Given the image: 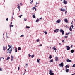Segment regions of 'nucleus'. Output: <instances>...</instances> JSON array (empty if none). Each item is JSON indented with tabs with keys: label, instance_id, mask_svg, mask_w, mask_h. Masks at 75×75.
Wrapping results in <instances>:
<instances>
[{
	"label": "nucleus",
	"instance_id": "obj_32",
	"mask_svg": "<svg viewBox=\"0 0 75 75\" xmlns=\"http://www.w3.org/2000/svg\"><path fill=\"white\" fill-rule=\"evenodd\" d=\"M44 33H45V34H47V32H46V31H44Z\"/></svg>",
	"mask_w": 75,
	"mask_h": 75
},
{
	"label": "nucleus",
	"instance_id": "obj_11",
	"mask_svg": "<svg viewBox=\"0 0 75 75\" xmlns=\"http://www.w3.org/2000/svg\"><path fill=\"white\" fill-rule=\"evenodd\" d=\"M65 10H66L64 9H62V8L60 9V11H65Z\"/></svg>",
	"mask_w": 75,
	"mask_h": 75
},
{
	"label": "nucleus",
	"instance_id": "obj_8",
	"mask_svg": "<svg viewBox=\"0 0 75 75\" xmlns=\"http://www.w3.org/2000/svg\"><path fill=\"white\" fill-rule=\"evenodd\" d=\"M66 48H67V50H69L70 49V47L69 46H66Z\"/></svg>",
	"mask_w": 75,
	"mask_h": 75
},
{
	"label": "nucleus",
	"instance_id": "obj_3",
	"mask_svg": "<svg viewBox=\"0 0 75 75\" xmlns=\"http://www.w3.org/2000/svg\"><path fill=\"white\" fill-rule=\"evenodd\" d=\"M60 31L61 32V33H62V35H64V31L62 29H60Z\"/></svg>",
	"mask_w": 75,
	"mask_h": 75
},
{
	"label": "nucleus",
	"instance_id": "obj_52",
	"mask_svg": "<svg viewBox=\"0 0 75 75\" xmlns=\"http://www.w3.org/2000/svg\"><path fill=\"white\" fill-rule=\"evenodd\" d=\"M64 37L65 38H67V37H68V36H64Z\"/></svg>",
	"mask_w": 75,
	"mask_h": 75
},
{
	"label": "nucleus",
	"instance_id": "obj_28",
	"mask_svg": "<svg viewBox=\"0 0 75 75\" xmlns=\"http://www.w3.org/2000/svg\"><path fill=\"white\" fill-rule=\"evenodd\" d=\"M6 48L5 47L3 46V50L4 51H5V49Z\"/></svg>",
	"mask_w": 75,
	"mask_h": 75
},
{
	"label": "nucleus",
	"instance_id": "obj_20",
	"mask_svg": "<svg viewBox=\"0 0 75 75\" xmlns=\"http://www.w3.org/2000/svg\"><path fill=\"white\" fill-rule=\"evenodd\" d=\"M33 17L34 18H35V16L34 15H33Z\"/></svg>",
	"mask_w": 75,
	"mask_h": 75
},
{
	"label": "nucleus",
	"instance_id": "obj_29",
	"mask_svg": "<svg viewBox=\"0 0 75 75\" xmlns=\"http://www.w3.org/2000/svg\"><path fill=\"white\" fill-rule=\"evenodd\" d=\"M52 49H53V50H55V51H56V50H57V49L53 47L52 48Z\"/></svg>",
	"mask_w": 75,
	"mask_h": 75
},
{
	"label": "nucleus",
	"instance_id": "obj_33",
	"mask_svg": "<svg viewBox=\"0 0 75 75\" xmlns=\"http://www.w3.org/2000/svg\"><path fill=\"white\" fill-rule=\"evenodd\" d=\"M31 58H33V57H34V54H33L31 57Z\"/></svg>",
	"mask_w": 75,
	"mask_h": 75
},
{
	"label": "nucleus",
	"instance_id": "obj_6",
	"mask_svg": "<svg viewBox=\"0 0 75 75\" xmlns=\"http://www.w3.org/2000/svg\"><path fill=\"white\" fill-rule=\"evenodd\" d=\"M61 22V19L58 20L56 21V23H59Z\"/></svg>",
	"mask_w": 75,
	"mask_h": 75
},
{
	"label": "nucleus",
	"instance_id": "obj_26",
	"mask_svg": "<svg viewBox=\"0 0 75 75\" xmlns=\"http://www.w3.org/2000/svg\"><path fill=\"white\" fill-rule=\"evenodd\" d=\"M39 41H40V39H38L36 40V42H39Z\"/></svg>",
	"mask_w": 75,
	"mask_h": 75
},
{
	"label": "nucleus",
	"instance_id": "obj_16",
	"mask_svg": "<svg viewBox=\"0 0 75 75\" xmlns=\"http://www.w3.org/2000/svg\"><path fill=\"white\" fill-rule=\"evenodd\" d=\"M10 58V57H8L6 59V60H8Z\"/></svg>",
	"mask_w": 75,
	"mask_h": 75
},
{
	"label": "nucleus",
	"instance_id": "obj_49",
	"mask_svg": "<svg viewBox=\"0 0 75 75\" xmlns=\"http://www.w3.org/2000/svg\"><path fill=\"white\" fill-rule=\"evenodd\" d=\"M11 58H13V56H11Z\"/></svg>",
	"mask_w": 75,
	"mask_h": 75
},
{
	"label": "nucleus",
	"instance_id": "obj_34",
	"mask_svg": "<svg viewBox=\"0 0 75 75\" xmlns=\"http://www.w3.org/2000/svg\"><path fill=\"white\" fill-rule=\"evenodd\" d=\"M8 46L9 47V49H10V48H11V46H10V45H8Z\"/></svg>",
	"mask_w": 75,
	"mask_h": 75
},
{
	"label": "nucleus",
	"instance_id": "obj_48",
	"mask_svg": "<svg viewBox=\"0 0 75 75\" xmlns=\"http://www.w3.org/2000/svg\"><path fill=\"white\" fill-rule=\"evenodd\" d=\"M13 15H14V13H13V17L12 18V19L13 18Z\"/></svg>",
	"mask_w": 75,
	"mask_h": 75
},
{
	"label": "nucleus",
	"instance_id": "obj_1",
	"mask_svg": "<svg viewBox=\"0 0 75 75\" xmlns=\"http://www.w3.org/2000/svg\"><path fill=\"white\" fill-rule=\"evenodd\" d=\"M49 74H50V75H54V73H52V71L51 70H50L49 71Z\"/></svg>",
	"mask_w": 75,
	"mask_h": 75
},
{
	"label": "nucleus",
	"instance_id": "obj_40",
	"mask_svg": "<svg viewBox=\"0 0 75 75\" xmlns=\"http://www.w3.org/2000/svg\"><path fill=\"white\" fill-rule=\"evenodd\" d=\"M71 27H72L73 29H74V26H73V25H71Z\"/></svg>",
	"mask_w": 75,
	"mask_h": 75
},
{
	"label": "nucleus",
	"instance_id": "obj_24",
	"mask_svg": "<svg viewBox=\"0 0 75 75\" xmlns=\"http://www.w3.org/2000/svg\"><path fill=\"white\" fill-rule=\"evenodd\" d=\"M39 20L40 19H37L36 21V22H38Z\"/></svg>",
	"mask_w": 75,
	"mask_h": 75
},
{
	"label": "nucleus",
	"instance_id": "obj_18",
	"mask_svg": "<svg viewBox=\"0 0 75 75\" xmlns=\"http://www.w3.org/2000/svg\"><path fill=\"white\" fill-rule=\"evenodd\" d=\"M12 51V49H11L10 50V51H9V52L10 54H11V51Z\"/></svg>",
	"mask_w": 75,
	"mask_h": 75
},
{
	"label": "nucleus",
	"instance_id": "obj_43",
	"mask_svg": "<svg viewBox=\"0 0 75 75\" xmlns=\"http://www.w3.org/2000/svg\"><path fill=\"white\" fill-rule=\"evenodd\" d=\"M29 57H30L31 55H30V54H28Z\"/></svg>",
	"mask_w": 75,
	"mask_h": 75
},
{
	"label": "nucleus",
	"instance_id": "obj_31",
	"mask_svg": "<svg viewBox=\"0 0 75 75\" xmlns=\"http://www.w3.org/2000/svg\"><path fill=\"white\" fill-rule=\"evenodd\" d=\"M50 59H51V58H52V56H51V55H50V56H49V57Z\"/></svg>",
	"mask_w": 75,
	"mask_h": 75
},
{
	"label": "nucleus",
	"instance_id": "obj_46",
	"mask_svg": "<svg viewBox=\"0 0 75 75\" xmlns=\"http://www.w3.org/2000/svg\"><path fill=\"white\" fill-rule=\"evenodd\" d=\"M18 71H19V70H20V67H18Z\"/></svg>",
	"mask_w": 75,
	"mask_h": 75
},
{
	"label": "nucleus",
	"instance_id": "obj_38",
	"mask_svg": "<svg viewBox=\"0 0 75 75\" xmlns=\"http://www.w3.org/2000/svg\"><path fill=\"white\" fill-rule=\"evenodd\" d=\"M0 71H3V69L1 68H0Z\"/></svg>",
	"mask_w": 75,
	"mask_h": 75
},
{
	"label": "nucleus",
	"instance_id": "obj_59",
	"mask_svg": "<svg viewBox=\"0 0 75 75\" xmlns=\"http://www.w3.org/2000/svg\"><path fill=\"white\" fill-rule=\"evenodd\" d=\"M40 46H42V44H40L39 45Z\"/></svg>",
	"mask_w": 75,
	"mask_h": 75
},
{
	"label": "nucleus",
	"instance_id": "obj_53",
	"mask_svg": "<svg viewBox=\"0 0 75 75\" xmlns=\"http://www.w3.org/2000/svg\"><path fill=\"white\" fill-rule=\"evenodd\" d=\"M72 22H73V21H72V22L71 23L72 25H73V23H72Z\"/></svg>",
	"mask_w": 75,
	"mask_h": 75
},
{
	"label": "nucleus",
	"instance_id": "obj_9",
	"mask_svg": "<svg viewBox=\"0 0 75 75\" xmlns=\"http://www.w3.org/2000/svg\"><path fill=\"white\" fill-rule=\"evenodd\" d=\"M63 3H64V4H67V1H65V0H64Z\"/></svg>",
	"mask_w": 75,
	"mask_h": 75
},
{
	"label": "nucleus",
	"instance_id": "obj_5",
	"mask_svg": "<svg viewBox=\"0 0 75 75\" xmlns=\"http://www.w3.org/2000/svg\"><path fill=\"white\" fill-rule=\"evenodd\" d=\"M66 61L67 62H72V60H70L69 59H67Z\"/></svg>",
	"mask_w": 75,
	"mask_h": 75
},
{
	"label": "nucleus",
	"instance_id": "obj_13",
	"mask_svg": "<svg viewBox=\"0 0 75 75\" xmlns=\"http://www.w3.org/2000/svg\"><path fill=\"white\" fill-rule=\"evenodd\" d=\"M71 53H74V50L73 49L70 52Z\"/></svg>",
	"mask_w": 75,
	"mask_h": 75
},
{
	"label": "nucleus",
	"instance_id": "obj_60",
	"mask_svg": "<svg viewBox=\"0 0 75 75\" xmlns=\"http://www.w3.org/2000/svg\"><path fill=\"white\" fill-rule=\"evenodd\" d=\"M11 27H13V26H14V25H11Z\"/></svg>",
	"mask_w": 75,
	"mask_h": 75
},
{
	"label": "nucleus",
	"instance_id": "obj_64",
	"mask_svg": "<svg viewBox=\"0 0 75 75\" xmlns=\"http://www.w3.org/2000/svg\"><path fill=\"white\" fill-rule=\"evenodd\" d=\"M74 75V74H71V75Z\"/></svg>",
	"mask_w": 75,
	"mask_h": 75
},
{
	"label": "nucleus",
	"instance_id": "obj_54",
	"mask_svg": "<svg viewBox=\"0 0 75 75\" xmlns=\"http://www.w3.org/2000/svg\"><path fill=\"white\" fill-rule=\"evenodd\" d=\"M47 48H49L50 47H48V46H47Z\"/></svg>",
	"mask_w": 75,
	"mask_h": 75
},
{
	"label": "nucleus",
	"instance_id": "obj_41",
	"mask_svg": "<svg viewBox=\"0 0 75 75\" xmlns=\"http://www.w3.org/2000/svg\"><path fill=\"white\" fill-rule=\"evenodd\" d=\"M73 67H75V64H74L72 66Z\"/></svg>",
	"mask_w": 75,
	"mask_h": 75
},
{
	"label": "nucleus",
	"instance_id": "obj_36",
	"mask_svg": "<svg viewBox=\"0 0 75 75\" xmlns=\"http://www.w3.org/2000/svg\"><path fill=\"white\" fill-rule=\"evenodd\" d=\"M36 8L35 7H33V8H32V10H34V9H35Z\"/></svg>",
	"mask_w": 75,
	"mask_h": 75
},
{
	"label": "nucleus",
	"instance_id": "obj_58",
	"mask_svg": "<svg viewBox=\"0 0 75 75\" xmlns=\"http://www.w3.org/2000/svg\"><path fill=\"white\" fill-rule=\"evenodd\" d=\"M40 20H41L42 19V18H40Z\"/></svg>",
	"mask_w": 75,
	"mask_h": 75
},
{
	"label": "nucleus",
	"instance_id": "obj_25",
	"mask_svg": "<svg viewBox=\"0 0 75 75\" xmlns=\"http://www.w3.org/2000/svg\"><path fill=\"white\" fill-rule=\"evenodd\" d=\"M17 52V48L16 47L15 48V52L16 53Z\"/></svg>",
	"mask_w": 75,
	"mask_h": 75
},
{
	"label": "nucleus",
	"instance_id": "obj_17",
	"mask_svg": "<svg viewBox=\"0 0 75 75\" xmlns=\"http://www.w3.org/2000/svg\"><path fill=\"white\" fill-rule=\"evenodd\" d=\"M65 68H69V66L68 65H66L65 66Z\"/></svg>",
	"mask_w": 75,
	"mask_h": 75
},
{
	"label": "nucleus",
	"instance_id": "obj_47",
	"mask_svg": "<svg viewBox=\"0 0 75 75\" xmlns=\"http://www.w3.org/2000/svg\"><path fill=\"white\" fill-rule=\"evenodd\" d=\"M64 41L63 40H62V42H63L64 43Z\"/></svg>",
	"mask_w": 75,
	"mask_h": 75
},
{
	"label": "nucleus",
	"instance_id": "obj_51",
	"mask_svg": "<svg viewBox=\"0 0 75 75\" xmlns=\"http://www.w3.org/2000/svg\"><path fill=\"white\" fill-rule=\"evenodd\" d=\"M65 14H67V11H65Z\"/></svg>",
	"mask_w": 75,
	"mask_h": 75
},
{
	"label": "nucleus",
	"instance_id": "obj_35",
	"mask_svg": "<svg viewBox=\"0 0 75 75\" xmlns=\"http://www.w3.org/2000/svg\"><path fill=\"white\" fill-rule=\"evenodd\" d=\"M70 34V33H67L66 34V35H68V34Z\"/></svg>",
	"mask_w": 75,
	"mask_h": 75
},
{
	"label": "nucleus",
	"instance_id": "obj_44",
	"mask_svg": "<svg viewBox=\"0 0 75 75\" xmlns=\"http://www.w3.org/2000/svg\"><path fill=\"white\" fill-rule=\"evenodd\" d=\"M6 21H8V18H7L6 19Z\"/></svg>",
	"mask_w": 75,
	"mask_h": 75
},
{
	"label": "nucleus",
	"instance_id": "obj_22",
	"mask_svg": "<svg viewBox=\"0 0 75 75\" xmlns=\"http://www.w3.org/2000/svg\"><path fill=\"white\" fill-rule=\"evenodd\" d=\"M69 30L70 31H72V28L71 27H70Z\"/></svg>",
	"mask_w": 75,
	"mask_h": 75
},
{
	"label": "nucleus",
	"instance_id": "obj_63",
	"mask_svg": "<svg viewBox=\"0 0 75 75\" xmlns=\"http://www.w3.org/2000/svg\"><path fill=\"white\" fill-rule=\"evenodd\" d=\"M35 11H36V10H37V9H36V8H35Z\"/></svg>",
	"mask_w": 75,
	"mask_h": 75
},
{
	"label": "nucleus",
	"instance_id": "obj_56",
	"mask_svg": "<svg viewBox=\"0 0 75 75\" xmlns=\"http://www.w3.org/2000/svg\"><path fill=\"white\" fill-rule=\"evenodd\" d=\"M27 65H28V64L27 63L26 64V66H27Z\"/></svg>",
	"mask_w": 75,
	"mask_h": 75
},
{
	"label": "nucleus",
	"instance_id": "obj_39",
	"mask_svg": "<svg viewBox=\"0 0 75 75\" xmlns=\"http://www.w3.org/2000/svg\"><path fill=\"white\" fill-rule=\"evenodd\" d=\"M26 27L27 28H30V27L29 26H26Z\"/></svg>",
	"mask_w": 75,
	"mask_h": 75
},
{
	"label": "nucleus",
	"instance_id": "obj_2",
	"mask_svg": "<svg viewBox=\"0 0 75 75\" xmlns=\"http://www.w3.org/2000/svg\"><path fill=\"white\" fill-rule=\"evenodd\" d=\"M64 63L63 62L61 63V64H59V66L60 67H64Z\"/></svg>",
	"mask_w": 75,
	"mask_h": 75
},
{
	"label": "nucleus",
	"instance_id": "obj_45",
	"mask_svg": "<svg viewBox=\"0 0 75 75\" xmlns=\"http://www.w3.org/2000/svg\"><path fill=\"white\" fill-rule=\"evenodd\" d=\"M73 45H71V48H73Z\"/></svg>",
	"mask_w": 75,
	"mask_h": 75
},
{
	"label": "nucleus",
	"instance_id": "obj_27",
	"mask_svg": "<svg viewBox=\"0 0 75 75\" xmlns=\"http://www.w3.org/2000/svg\"><path fill=\"white\" fill-rule=\"evenodd\" d=\"M31 1L30 2L31 4H32L33 3V0H30Z\"/></svg>",
	"mask_w": 75,
	"mask_h": 75
},
{
	"label": "nucleus",
	"instance_id": "obj_7",
	"mask_svg": "<svg viewBox=\"0 0 75 75\" xmlns=\"http://www.w3.org/2000/svg\"><path fill=\"white\" fill-rule=\"evenodd\" d=\"M65 69H66V72H68L69 71V69H68L67 68H66Z\"/></svg>",
	"mask_w": 75,
	"mask_h": 75
},
{
	"label": "nucleus",
	"instance_id": "obj_19",
	"mask_svg": "<svg viewBox=\"0 0 75 75\" xmlns=\"http://www.w3.org/2000/svg\"><path fill=\"white\" fill-rule=\"evenodd\" d=\"M65 27L66 28H69V27L67 26V25H66Z\"/></svg>",
	"mask_w": 75,
	"mask_h": 75
},
{
	"label": "nucleus",
	"instance_id": "obj_4",
	"mask_svg": "<svg viewBox=\"0 0 75 75\" xmlns=\"http://www.w3.org/2000/svg\"><path fill=\"white\" fill-rule=\"evenodd\" d=\"M59 59L58 58V57H55V60L56 61H58V60Z\"/></svg>",
	"mask_w": 75,
	"mask_h": 75
},
{
	"label": "nucleus",
	"instance_id": "obj_61",
	"mask_svg": "<svg viewBox=\"0 0 75 75\" xmlns=\"http://www.w3.org/2000/svg\"><path fill=\"white\" fill-rule=\"evenodd\" d=\"M39 4V3H36V4Z\"/></svg>",
	"mask_w": 75,
	"mask_h": 75
},
{
	"label": "nucleus",
	"instance_id": "obj_21",
	"mask_svg": "<svg viewBox=\"0 0 75 75\" xmlns=\"http://www.w3.org/2000/svg\"><path fill=\"white\" fill-rule=\"evenodd\" d=\"M37 61L38 62H40V59H38L37 60Z\"/></svg>",
	"mask_w": 75,
	"mask_h": 75
},
{
	"label": "nucleus",
	"instance_id": "obj_10",
	"mask_svg": "<svg viewBox=\"0 0 75 75\" xmlns=\"http://www.w3.org/2000/svg\"><path fill=\"white\" fill-rule=\"evenodd\" d=\"M58 30H59V29H56L55 30H54V32H56V33L58 32Z\"/></svg>",
	"mask_w": 75,
	"mask_h": 75
},
{
	"label": "nucleus",
	"instance_id": "obj_14",
	"mask_svg": "<svg viewBox=\"0 0 75 75\" xmlns=\"http://www.w3.org/2000/svg\"><path fill=\"white\" fill-rule=\"evenodd\" d=\"M64 21L65 22H66V23H68V19H65L64 20Z\"/></svg>",
	"mask_w": 75,
	"mask_h": 75
},
{
	"label": "nucleus",
	"instance_id": "obj_37",
	"mask_svg": "<svg viewBox=\"0 0 75 75\" xmlns=\"http://www.w3.org/2000/svg\"><path fill=\"white\" fill-rule=\"evenodd\" d=\"M23 16V15H21L20 16H19V17L20 18H21V17H22Z\"/></svg>",
	"mask_w": 75,
	"mask_h": 75
},
{
	"label": "nucleus",
	"instance_id": "obj_42",
	"mask_svg": "<svg viewBox=\"0 0 75 75\" xmlns=\"http://www.w3.org/2000/svg\"><path fill=\"white\" fill-rule=\"evenodd\" d=\"M24 35H21L20 36V37H24Z\"/></svg>",
	"mask_w": 75,
	"mask_h": 75
},
{
	"label": "nucleus",
	"instance_id": "obj_57",
	"mask_svg": "<svg viewBox=\"0 0 75 75\" xmlns=\"http://www.w3.org/2000/svg\"><path fill=\"white\" fill-rule=\"evenodd\" d=\"M20 5H21H21H22V3H20Z\"/></svg>",
	"mask_w": 75,
	"mask_h": 75
},
{
	"label": "nucleus",
	"instance_id": "obj_50",
	"mask_svg": "<svg viewBox=\"0 0 75 75\" xmlns=\"http://www.w3.org/2000/svg\"><path fill=\"white\" fill-rule=\"evenodd\" d=\"M24 21H26L27 19H25V18L24 19Z\"/></svg>",
	"mask_w": 75,
	"mask_h": 75
},
{
	"label": "nucleus",
	"instance_id": "obj_12",
	"mask_svg": "<svg viewBox=\"0 0 75 75\" xmlns=\"http://www.w3.org/2000/svg\"><path fill=\"white\" fill-rule=\"evenodd\" d=\"M19 6V4H18V8L19 10V11H20V6Z\"/></svg>",
	"mask_w": 75,
	"mask_h": 75
},
{
	"label": "nucleus",
	"instance_id": "obj_15",
	"mask_svg": "<svg viewBox=\"0 0 75 75\" xmlns=\"http://www.w3.org/2000/svg\"><path fill=\"white\" fill-rule=\"evenodd\" d=\"M50 62H54V60H53V59H52L50 61Z\"/></svg>",
	"mask_w": 75,
	"mask_h": 75
},
{
	"label": "nucleus",
	"instance_id": "obj_23",
	"mask_svg": "<svg viewBox=\"0 0 75 75\" xmlns=\"http://www.w3.org/2000/svg\"><path fill=\"white\" fill-rule=\"evenodd\" d=\"M18 50L19 51L21 50V47H19L18 48Z\"/></svg>",
	"mask_w": 75,
	"mask_h": 75
},
{
	"label": "nucleus",
	"instance_id": "obj_62",
	"mask_svg": "<svg viewBox=\"0 0 75 75\" xmlns=\"http://www.w3.org/2000/svg\"><path fill=\"white\" fill-rule=\"evenodd\" d=\"M13 61V58H12L11 59V61Z\"/></svg>",
	"mask_w": 75,
	"mask_h": 75
},
{
	"label": "nucleus",
	"instance_id": "obj_55",
	"mask_svg": "<svg viewBox=\"0 0 75 75\" xmlns=\"http://www.w3.org/2000/svg\"><path fill=\"white\" fill-rule=\"evenodd\" d=\"M9 50H10V49L9 48L7 50L8 51H9Z\"/></svg>",
	"mask_w": 75,
	"mask_h": 75
},
{
	"label": "nucleus",
	"instance_id": "obj_30",
	"mask_svg": "<svg viewBox=\"0 0 75 75\" xmlns=\"http://www.w3.org/2000/svg\"><path fill=\"white\" fill-rule=\"evenodd\" d=\"M12 24V22H11V23L10 25V29H11V25Z\"/></svg>",
	"mask_w": 75,
	"mask_h": 75
}]
</instances>
